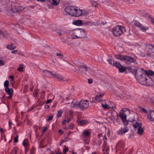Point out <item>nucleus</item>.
Listing matches in <instances>:
<instances>
[{
    "label": "nucleus",
    "mask_w": 154,
    "mask_h": 154,
    "mask_svg": "<svg viewBox=\"0 0 154 154\" xmlns=\"http://www.w3.org/2000/svg\"><path fill=\"white\" fill-rule=\"evenodd\" d=\"M70 34L71 36L69 38L73 39L84 38L86 36L85 30L81 29H76L70 32Z\"/></svg>",
    "instance_id": "nucleus-1"
},
{
    "label": "nucleus",
    "mask_w": 154,
    "mask_h": 154,
    "mask_svg": "<svg viewBox=\"0 0 154 154\" xmlns=\"http://www.w3.org/2000/svg\"><path fill=\"white\" fill-rule=\"evenodd\" d=\"M135 77L139 83L142 85H144L147 78L146 74L144 73V71L141 69H137L135 71Z\"/></svg>",
    "instance_id": "nucleus-2"
},
{
    "label": "nucleus",
    "mask_w": 154,
    "mask_h": 154,
    "mask_svg": "<svg viewBox=\"0 0 154 154\" xmlns=\"http://www.w3.org/2000/svg\"><path fill=\"white\" fill-rule=\"evenodd\" d=\"M24 8L20 5L18 3H15L11 6V7L8 10V11L11 14L19 13L22 11Z\"/></svg>",
    "instance_id": "nucleus-3"
},
{
    "label": "nucleus",
    "mask_w": 154,
    "mask_h": 154,
    "mask_svg": "<svg viewBox=\"0 0 154 154\" xmlns=\"http://www.w3.org/2000/svg\"><path fill=\"white\" fill-rule=\"evenodd\" d=\"M125 31V27L122 26H116L112 29V32L116 36H119Z\"/></svg>",
    "instance_id": "nucleus-4"
},
{
    "label": "nucleus",
    "mask_w": 154,
    "mask_h": 154,
    "mask_svg": "<svg viewBox=\"0 0 154 154\" xmlns=\"http://www.w3.org/2000/svg\"><path fill=\"white\" fill-rule=\"evenodd\" d=\"M133 125L134 127V130H137V133L140 135H142L144 132V129L141 127V123L139 124L138 122H136L135 124Z\"/></svg>",
    "instance_id": "nucleus-5"
},
{
    "label": "nucleus",
    "mask_w": 154,
    "mask_h": 154,
    "mask_svg": "<svg viewBox=\"0 0 154 154\" xmlns=\"http://www.w3.org/2000/svg\"><path fill=\"white\" fill-rule=\"evenodd\" d=\"M144 101L146 103H149L154 106V98L150 94L144 96L143 97Z\"/></svg>",
    "instance_id": "nucleus-6"
},
{
    "label": "nucleus",
    "mask_w": 154,
    "mask_h": 154,
    "mask_svg": "<svg viewBox=\"0 0 154 154\" xmlns=\"http://www.w3.org/2000/svg\"><path fill=\"white\" fill-rule=\"evenodd\" d=\"M77 7L74 6H68L66 7L65 9L66 11L71 16H74L75 10Z\"/></svg>",
    "instance_id": "nucleus-7"
},
{
    "label": "nucleus",
    "mask_w": 154,
    "mask_h": 154,
    "mask_svg": "<svg viewBox=\"0 0 154 154\" xmlns=\"http://www.w3.org/2000/svg\"><path fill=\"white\" fill-rule=\"evenodd\" d=\"M80 108L83 110L87 108L89 106V103L87 100H81L79 102Z\"/></svg>",
    "instance_id": "nucleus-8"
},
{
    "label": "nucleus",
    "mask_w": 154,
    "mask_h": 154,
    "mask_svg": "<svg viewBox=\"0 0 154 154\" xmlns=\"http://www.w3.org/2000/svg\"><path fill=\"white\" fill-rule=\"evenodd\" d=\"M79 71L81 73L86 74V72L88 71L87 66L85 64L80 66L79 68Z\"/></svg>",
    "instance_id": "nucleus-9"
},
{
    "label": "nucleus",
    "mask_w": 154,
    "mask_h": 154,
    "mask_svg": "<svg viewBox=\"0 0 154 154\" xmlns=\"http://www.w3.org/2000/svg\"><path fill=\"white\" fill-rule=\"evenodd\" d=\"M153 83V81L152 79L150 77L147 76L144 85H146L148 86H152Z\"/></svg>",
    "instance_id": "nucleus-10"
},
{
    "label": "nucleus",
    "mask_w": 154,
    "mask_h": 154,
    "mask_svg": "<svg viewBox=\"0 0 154 154\" xmlns=\"http://www.w3.org/2000/svg\"><path fill=\"white\" fill-rule=\"evenodd\" d=\"M128 131V128L127 126H125L124 128H121L117 131L118 134L122 135L126 133Z\"/></svg>",
    "instance_id": "nucleus-11"
},
{
    "label": "nucleus",
    "mask_w": 154,
    "mask_h": 154,
    "mask_svg": "<svg viewBox=\"0 0 154 154\" xmlns=\"http://www.w3.org/2000/svg\"><path fill=\"white\" fill-rule=\"evenodd\" d=\"M147 118L149 121L151 122H154V110H152L150 111V113L148 115Z\"/></svg>",
    "instance_id": "nucleus-12"
},
{
    "label": "nucleus",
    "mask_w": 154,
    "mask_h": 154,
    "mask_svg": "<svg viewBox=\"0 0 154 154\" xmlns=\"http://www.w3.org/2000/svg\"><path fill=\"white\" fill-rule=\"evenodd\" d=\"M135 61V59L133 58L128 56H125V62H129L130 63H132Z\"/></svg>",
    "instance_id": "nucleus-13"
},
{
    "label": "nucleus",
    "mask_w": 154,
    "mask_h": 154,
    "mask_svg": "<svg viewBox=\"0 0 154 154\" xmlns=\"http://www.w3.org/2000/svg\"><path fill=\"white\" fill-rule=\"evenodd\" d=\"M45 75L50 77L54 78L55 74L53 73L52 72L49 71L47 70L43 71Z\"/></svg>",
    "instance_id": "nucleus-14"
},
{
    "label": "nucleus",
    "mask_w": 154,
    "mask_h": 154,
    "mask_svg": "<svg viewBox=\"0 0 154 154\" xmlns=\"http://www.w3.org/2000/svg\"><path fill=\"white\" fill-rule=\"evenodd\" d=\"M104 95V94H101L99 93L95 97V98L96 100L98 102L102 101V97Z\"/></svg>",
    "instance_id": "nucleus-15"
},
{
    "label": "nucleus",
    "mask_w": 154,
    "mask_h": 154,
    "mask_svg": "<svg viewBox=\"0 0 154 154\" xmlns=\"http://www.w3.org/2000/svg\"><path fill=\"white\" fill-rule=\"evenodd\" d=\"M114 105L113 106H111V105L109 106L106 104H104L103 103H102V107L104 109L106 108H115L116 107V105L114 103H112Z\"/></svg>",
    "instance_id": "nucleus-16"
},
{
    "label": "nucleus",
    "mask_w": 154,
    "mask_h": 154,
    "mask_svg": "<svg viewBox=\"0 0 154 154\" xmlns=\"http://www.w3.org/2000/svg\"><path fill=\"white\" fill-rule=\"evenodd\" d=\"M123 109L120 111L119 113L120 116L122 120H126V116L123 113Z\"/></svg>",
    "instance_id": "nucleus-17"
},
{
    "label": "nucleus",
    "mask_w": 154,
    "mask_h": 154,
    "mask_svg": "<svg viewBox=\"0 0 154 154\" xmlns=\"http://www.w3.org/2000/svg\"><path fill=\"white\" fill-rule=\"evenodd\" d=\"M74 16L76 17H78L81 16V10L79 9H78L77 8L76 10H75Z\"/></svg>",
    "instance_id": "nucleus-18"
},
{
    "label": "nucleus",
    "mask_w": 154,
    "mask_h": 154,
    "mask_svg": "<svg viewBox=\"0 0 154 154\" xmlns=\"http://www.w3.org/2000/svg\"><path fill=\"white\" fill-rule=\"evenodd\" d=\"M148 52H150L149 53L152 54L153 53L154 54V46L152 45H149L148 46Z\"/></svg>",
    "instance_id": "nucleus-19"
},
{
    "label": "nucleus",
    "mask_w": 154,
    "mask_h": 154,
    "mask_svg": "<svg viewBox=\"0 0 154 154\" xmlns=\"http://www.w3.org/2000/svg\"><path fill=\"white\" fill-rule=\"evenodd\" d=\"M77 122L78 124L81 125H83L87 124L88 123V121L85 120H79L77 121Z\"/></svg>",
    "instance_id": "nucleus-20"
},
{
    "label": "nucleus",
    "mask_w": 154,
    "mask_h": 154,
    "mask_svg": "<svg viewBox=\"0 0 154 154\" xmlns=\"http://www.w3.org/2000/svg\"><path fill=\"white\" fill-rule=\"evenodd\" d=\"M145 74H146V76H148L149 77H150V76H152L154 75V72L152 70H148L147 71H144Z\"/></svg>",
    "instance_id": "nucleus-21"
},
{
    "label": "nucleus",
    "mask_w": 154,
    "mask_h": 154,
    "mask_svg": "<svg viewBox=\"0 0 154 154\" xmlns=\"http://www.w3.org/2000/svg\"><path fill=\"white\" fill-rule=\"evenodd\" d=\"M90 134L91 132L86 130L83 132L82 134L84 137H88Z\"/></svg>",
    "instance_id": "nucleus-22"
},
{
    "label": "nucleus",
    "mask_w": 154,
    "mask_h": 154,
    "mask_svg": "<svg viewBox=\"0 0 154 154\" xmlns=\"http://www.w3.org/2000/svg\"><path fill=\"white\" fill-rule=\"evenodd\" d=\"M116 59L121 60H123L125 61V56H123L122 55H117L116 56Z\"/></svg>",
    "instance_id": "nucleus-23"
},
{
    "label": "nucleus",
    "mask_w": 154,
    "mask_h": 154,
    "mask_svg": "<svg viewBox=\"0 0 154 154\" xmlns=\"http://www.w3.org/2000/svg\"><path fill=\"white\" fill-rule=\"evenodd\" d=\"M5 90L6 93L8 94L9 95L12 94V93L13 92V89L12 88H5Z\"/></svg>",
    "instance_id": "nucleus-24"
},
{
    "label": "nucleus",
    "mask_w": 154,
    "mask_h": 154,
    "mask_svg": "<svg viewBox=\"0 0 154 154\" xmlns=\"http://www.w3.org/2000/svg\"><path fill=\"white\" fill-rule=\"evenodd\" d=\"M54 78H55L60 81L63 80V79L62 76L58 74H55Z\"/></svg>",
    "instance_id": "nucleus-25"
},
{
    "label": "nucleus",
    "mask_w": 154,
    "mask_h": 154,
    "mask_svg": "<svg viewBox=\"0 0 154 154\" xmlns=\"http://www.w3.org/2000/svg\"><path fill=\"white\" fill-rule=\"evenodd\" d=\"M14 44L11 43L10 45H7V48L9 50H12L14 49L16 47L14 46Z\"/></svg>",
    "instance_id": "nucleus-26"
},
{
    "label": "nucleus",
    "mask_w": 154,
    "mask_h": 154,
    "mask_svg": "<svg viewBox=\"0 0 154 154\" xmlns=\"http://www.w3.org/2000/svg\"><path fill=\"white\" fill-rule=\"evenodd\" d=\"M113 65L118 68H119L121 66V65L119 63L117 62L114 60H113Z\"/></svg>",
    "instance_id": "nucleus-27"
},
{
    "label": "nucleus",
    "mask_w": 154,
    "mask_h": 154,
    "mask_svg": "<svg viewBox=\"0 0 154 154\" xmlns=\"http://www.w3.org/2000/svg\"><path fill=\"white\" fill-rule=\"evenodd\" d=\"M52 5L54 6H57L60 2V0H52Z\"/></svg>",
    "instance_id": "nucleus-28"
},
{
    "label": "nucleus",
    "mask_w": 154,
    "mask_h": 154,
    "mask_svg": "<svg viewBox=\"0 0 154 154\" xmlns=\"http://www.w3.org/2000/svg\"><path fill=\"white\" fill-rule=\"evenodd\" d=\"M82 22L80 20H78L74 22V24L77 26H80L82 25Z\"/></svg>",
    "instance_id": "nucleus-29"
},
{
    "label": "nucleus",
    "mask_w": 154,
    "mask_h": 154,
    "mask_svg": "<svg viewBox=\"0 0 154 154\" xmlns=\"http://www.w3.org/2000/svg\"><path fill=\"white\" fill-rule=\"evenodd\" d=\"M71 106L72 107H73L74 108L79 107L80 108L79 102H76L74 103H73L72 104V105Z\"/></svg>",
    "instance_id": "nucleus-30"
},
{
    "label": "nucleus",
    "mask_w": 154,
    "mask_h": 154,
    "mask_svg": "<svg viewBox=\"0 0 154 154\" xmlns=\"http://www.w3.org/2000/svg\"><path fill=\"white\" fill-rule=\"evenodd\" d=\"M103 140L104 141L103 144V147H106L107 144V143L106 142V141L107 140V138L106 136V135L104 136V137L103 138Z\"/></svg>",
    "instance_id": "nucleus-31"
},
{
    "label": "nucleus",
    "mask_w": 154,
    "mask_h": 154,
    "mask_svg": "<svg viewBox=\"0 0 154 154\" xmlns=\"http://www.w3.org/2000/svg\"><path fill=\"white\" fill-rule=\"evenodd\" d=\"M146 56L148 57H150L152 59L154 60V54L146 53Z\"/></svg>",
    "instance_id": "nucleus-32"
},
{
    "label": "nucleus",
    "mask_w": 154,
    "mask_h": 154,
    "mask_svg": "<svg viewBox=\"0 0 154 154\" xmlns=\"http://www.w3.org/2000/svg\"><path fill=\"white\" fill-rule=\"evenodd\" d=\"M118 69L119 71L121 72H124L126 69V67L123 66L122 65L119 68H118Z\"/></svg>",
    "instance_id": "nucleus-33"
},
{
    "label": "nucleus",
    "mask_w": 154,
    "mask_h": 154,
    "mask_svg": "<svg viewBox=\"0 0 154 154\" xmlns=\"http://www.w3.org/2000/svg\"><path fill=\"white\" fill-rule=\"evenodd\" d=\"M88 12L84 10H81V16L82 15H87L88 14Z\"/></svg>",
    "instance_id": "nucleus-34"
},
{
    "label": "nucleus",
    "mask_w": 154,
    "mask_h": 154,
    "mask_svg": "<svg viewBox=\"0 0 154 154\" xmlns=\"http://www.w3.org/2000/svg\"><path fill=\"white\" fill-rule=\"evenodd\" d=\"M134 23V25L137 27L140 28V26H141V24H140L138 21H135Z\"/></svg>",
    "instance_id": "nucleus-35"
},
{
    "label": "nucleus",
    "mask_w": 154,
    "mask_h": 154,
    "mask_svg": "<svg viewBox=\"0 0 154 154\" xmlns=\"http://www.w3.org/2000/svg\"><path fill=\"white\" fill-rule=\"evenodd\" d=\"M114 117L111 116L107 118V120L109 122L112 123L113 122V119Z\"/></svg>",
    "instance_id": "nucleus-36"
},
{
    "label": "nucleus",
    "mask_w": 154,
    "mask_h": 154,
    "mask_svg": "<svg viewBox=\"0 0 154 154\" xmlns=\"http://www.w3.org/2000/svg\"><path fill=\"white\" fill-rule=\"evenodd\" d=\"M140 28L141 29V30L143 31H145L146 30H148L149 29L148 27H145L141 25V26H140Z\"/></svg>",
    "instance_id": "nucleus-37"
},
{
    "label": "nucleus",
    "mask_w": 154,
    "mask_h": 154,
    "mask_svg": "<svg viewBox=\"0 0 154 154\" xmlns=\"http://www.w3.org/2000/svg\"><path fill=\"white\" fill-rule=\"evenodd\" d=\"M22 144L26 148L28 146V144L27 140H24L22 143Z\"/></svg>",
    "instance_id": "nucleus-38"
},
{
    "label": "nucleus",
    "mask_w": 154,
    "mask_h": 154,
    "mask_svg": "<svg viewBox=\"0 0 154 154\" xmlns=\"http://www.w3.org/2000/svg\"><path fill=\"white\" fill-rule=\"evenodd\" d=\"M9 82L8 80L5 81L4 82V85L5 88H8Z\"/></svg>",
    "instance_id": "nucleus-39"
},
{
    "label": "nucleus",
    "mask_w": 154,
    "mask_h": 154,
    "mask_svg": "<svg viewBox=\"0 0 154 154\" xmlns=\"http://www.w3.org/2000/svg\"><path fill=\"white\" fill-rule=\"evenodd\" d=\"M23 69V65L22 64H20V67L18 68L17 70L19 71H22Z\"/></svg>",
    "instance_id": "nucleus-40"
},
{
    "label": "nucleus",
    "mask_w": 154,
    "mask_h": 154,
    "mask_svg": "<svg viewBox=\"0 0 154 154\" xmlns=\"http://www.w3.org/2000/svg\"><path fill=\"white\" fill-rule=\"evenodd\" d=\"M56 55L57 56H59V57L61 59L63 57V55L60 53H56Z\"/></svg>",
    "instance_id": "nucleus-41"
},
{
    "label": "nucleus",
    "mask_w": 154,
    "mask_h": 154,
    "mask_svg": "<svg viewBox=\"0 0 154 154\" xmlns=\"http://www.w3.org/2000/svg\"><path fill=\"white\" fill-rule=\"evenodd\" d=\"M11 151L12 152L13 154H16L17 152V148L16 147H14Z\"/></svg>",
    "instance_id": "nucleus-42"
},
{
    "label": "nucleus",
    "mask_w": 154,
    "mask_h": 154,
    "mask_svg": "<svg viewBox=\"0 0 154 154\" xmlns=\"http://www.w3.org/2000/svg\"><path fill=\"white\" fill-rule=\"evenodd\" d=\"M92 5L93 6L95 7V8L98 7V4L96 2H95L94 1L92 2Z\"/></svg>",
    "instance_id": "nucleus-43"
},
{
    "label": "nucleus",
    "mask_w": 154,
    "mask_h": 154,
    "mask_svg": "<svg viewBox=\"0 0 154 154\" xmlns=\"http://www.w3.org/2000/svg\"><path fill=\"white\" fill-rule=\"evenodd\" d=\"M122 121L123 122V123L124 125L125 126H126L127 125H128V122L126 121V119L122 120Z\"/></svg>",
    "instance_id": "nucleus-44"
},
{
    "label": "nucleus",
    "mask_w": 154,
    "mask_h": 154,
    "mask_svg": "<svg viewBox=\"0 0 154 154\" xmlns=\"http://www.w3.org/2000/svg\"><path fill=\"white\" fill-rule=\"evenodd\" d=\"M53 118V116H51L48 117V118L46 119V120L47 121H51L52 120Z\"/></svg>",
    "instance_id": "nucleus-45"
},
{
    "label": "nucleus",
    "mask_w": 154,
    "mask_h": 154,
    "mask_svg": "<svg viewBox=\"0 0 154 154\" xmlns=\"http://www.w3.org/2000/svg\"><path fill=\"white\" fill-rule=\"evenodd\" d=\"M69 150L68 147H66L63 150V152L64 153H66Z\"/></svg>",
    "instance_id": "nucleus-46"
},
{
    "label": "nucleus",
    "mask_w": 154,
    "mask_h": 154,
    "mask_svg": "<svg viewBox=\"0 0 154 154\" xmlns=\"http://www.w3.org/2000/svg\"><path fill=\"white\" fill-rule=\"evenodd\" d=\"M62 112L61 111H58L57 116L58 117H60L61 116L62 113Z\"/></svg>",
    "instance_id": "nucleus-47"
},
{
    "label": "nucleus",
    "mask_w": 154,
    "mask_h": 154,
    "mask_svg": "<svg viewBox=\"0 0 154 154\" xmlns=\"http://www.w3.org/2000/svg\"><path fill=\"white\" fill-rule=\"evenodd\" d=\"M73 124H71L70 125H68L67 127V128L68 129H72L73 128Z\"/></svg>",
    "instance_id": "nucleus-48"
},
{
    "label": "nucleus",
    "mask_w": 154,
    "mask_h": 154,
    "mask_svg": "<svg viewBox=\"0 0 154 154\" xmlns=\"http://www.w3.org/2000/svg\"><path fill=\"white\" fill-rule=\"evenodd\" d=\"M113 60H114L112 59H108L107 60V61L109 62V64L112 65Z\"/></svg>",
    "instance_id": "nucleus-49"
},
{
    "label": "nucleus",
    "mask_w": 154,
    "mask_h": 154,
    "mask_svg": "<svg viewBox=\"0 0 154 154\" xmlns=\"http://www.w3.org/2000/svg\"><path fill=\"white\" fill-rule=\"evenodd\" d=\"M118 120H119L118 119H115L114 117L113 119V122H112V123H115L116 122H118Z\"/></svg>",
    "instance_id": "nucleus-50"
},
{
    "label": "nucleus",
    "mask_w": 154,
    "mask_h": 154,
    "mask_svg": "<svg viewBox=\"0 0 154 154\" xmlns=\"http://www.w3.org/2000/svg\"><path fill=\"white\" fill-rule=\"evenodd\" d=\"M18 135H17L16 136V137H15L14 139V143H16V142H17L18 140Z\"/></svg>",
    "instance_id": "nucleus-51"
},
{
    "label": "nucleus",
    "mask_w": 154,
    "mask_h": 154,
    "mask_svg": "<svg viewBox=\"0 0 154 154\" xmlns=\"http://www.w3.org/2000/svg\"><path fill=\"white\" fill-rule=\"evenodd\" d=\"M109 146H107L106 147V152L107 154H109Z\"/></svg>",
    "instance_id": "nucleus-52"
},
{
    "label": "nucleus",
    "mask_w": 154,
    "mask_h": 154,
    "mask_svg": "<svg viewBox=\"0 0 154 154\" xmlns=\"http://www.w3.org/2000/svg\"><path fill=\"white\" fill-rule=\"evenodd\" d=\"M4 37V34L0 31V38H2Z\"/></svg>",
    "instance_id": "nucleus-53"
},
{
    "label": "nucleus",
    "mask_w": 154,
    "mask_h": 154,
    "mask_svg": "<svg viewBox=\"0 0 154 154\" xmlns=\"http://www.w3.org/2000/svg\"><path fill=\"white\" fill-rule=\"evenodd\" d=\"M149 17L150 18V19L151 20V22L154 24V18H152L150 17Z\"/></svg>",
    "instance_id": "nucleus-54"
},
{
    "label": "nucleus",
    "mask_w": 154,
    "mask_h": 154,
    "mask_svg": "<svg viewBox=\"0 0 154 154\" xmlns=\"http://www.w3.org/2000/svg\"><path fill=\"white\" fill-rule=\"evenodd\" d=\"M64 142H65V141L63 140H61L60 142V144H59V145L61 146V144H62V143H63Z\"/></svg>",
    "instance_id": "nucleus-55"
},
{
    "label": "nucleus",
    "mask_w": 154,
    "mask_h": 154,
    "mask_svg": "<svg viewBox=\"0 0 154 154\" xmlns=\"http://www.w3.org/2000/svg\"><path fill=\"white\" fill-rule=\"evenodd\" d=\"M9 78L11 79V81H12L13 80L14 76L13 75H10L9 76Z\"/></svg>",
    "instance_id": "nucleus-56"
},
{
    "label": "nucleus",
    "mask_w": 154,
    "mask_h": 154,
    "mask_svg": "<svg viewBox=\"0 0 154 154\" xmlns=\"http://www.w3.org/2000/svg\"><path fill=\"white\" fill-rule=\"evenodd\" d=\"M66 120L65 119H64L63 120V121L62 122V124L63 125H65L66 124Z\"/></svg>",
    "instance_id": "nucleus-57"
},
{
    "label": "nucleus",
    "mask_w": 154,
    "mask_h": 154,
    "mask_svg": "<svg viewBox=\"0 0 154 154\" xmlns=\"http://www.w3.org/2000/svg\"><path fill=\"white\" fill-rule=\"evenodd\" d=\"M51 101H52L51 99H48L46 101V103H49L51 102Z\"/></svg>",
    "instance_id": "nucleus-58"
},
{
    "label": "nucleus",
    "mask_w": 154,
    "mask_h": 154,
    "mask_svg": "<svg viewBox=\"0 0 154 154\" xmlns=\"http://www.w3.org/2000/svg\"><path fill=\"white\" fill-rule=\"evenodd\" d=\"M142 111L145 113H146L147 112V110L144 108H142Z\"/></svg>",
    "instance_id": "nucleus-59"
},
{
    "label": "nucleus",
    "mask_w": 154,
    "mask_h": 154,
    "mask_svg": "<svg viewBox=\"0 0 154 154\" xmlns=\"http://www.w3.org/2000/svg\"><path fill=\"white\" fill-rule=\"evenodd\" d=\"M92 80L91 79H88V82L89 84H91L92 83Z\"/></svg>",
    "instance_id": "nucleus-60"
},
{
    "label": "nucleus",
    "mask_w": 154,
    "mask_h": 154,
    "mask_svg": "<svg viewBox=\"0 0 154 154\" xmlns=\"http://www.w3.org/2000/svg\"><path fill=\"white\" fill-rule=\"evenodd\" d=\"M34 108V106H32L30 108L28 109V111H31V110H32Z\"/></svg>",
    "instance_id": "nucleus-61"
},
{
    "label": "nucleus",
    "mask_w": 154,
    "mask_h": 154,
    "mask_svg": "<svg viewBox=\"0 0 154 154\" xmlns=\"http://www.w3.org/2000/svg\"><path fill=\"white\" fill-rule=\"evenodd\" d=\"M4 64L2 60H0V66L3 65Z\"/></svg>",
    "instance_id": "nucleus-62"
},
{
    "label": "nucleus",
    "mask_w": 154,
    "mask_h": 154,
    "mask_svg": "<svg viewBox=\"0 0 154 154\" xmlns=\"http://www.w3.org/2000/svg\"><path fill=\"white\" fill-rule=\"evenodd\" d=\"M49 107V106L48 105H46L45 106V107L46 109H48Z\"/></svg>",
    "instance_id": "nucleus-63"
},
{
    "label": "nucleus",
    "mask_w": 154,
    "mask_h": 154,
    "mask_svg": "<svg viewBox=\"0 0 154 154\" xmlns=\"http://www.w3.org/2000/svg\"><path fill=\"white\" fill-rule=\"evenodd\" d=\"M17 52V50L12 51H11V53L12 54H14Z\"/></svg>",
    "instance_id": "nucleus-64"
}]
</instances>
